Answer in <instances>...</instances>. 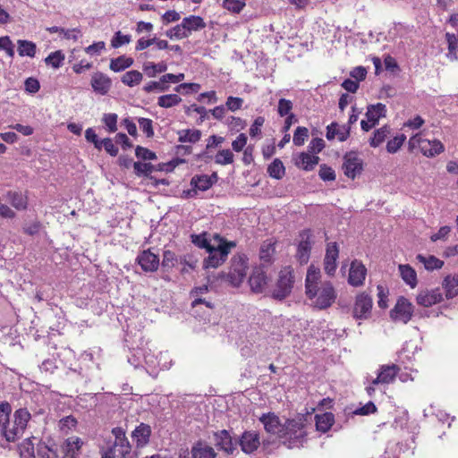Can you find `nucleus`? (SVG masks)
<instances>
[{
    "label": "nucleus",
    "mask_w": 458,
    "mask_h": 458,
    "mask_svg": "<svg viewBox=\"0 0 458 458\" xmlns=\"http://www.w3.org/2000/svg\"><path fill=\"white\" fill-rule=\"evenodd\" d=\"M131 42L130 35H123L121 31H117L114 33L113 38L111 39V46L114 48H119L123 45L129 44Z\"/></svg>",
    "instance_id": "nucleus-57"
},
{
    "label": "nucleus",
    "mask_w": 458,
    "mask_h": 458,
    "mask_svg": "<svg viewBox=\"0 0 458 458\" xmlns=\"http://www.w3.org/2000/svg\"><path fill=\"white\" fill-rule=\"evenodd\" d=\"M267 283L266 273L260 267H255L249 278L251 291L257 293H262Z\"/></svg>",
    "instance_id": "nucleus-26"
},
{
    "label": "nucleus",
    "mask_w": 458,
    "mask_h": 458,
    "mask_svg": "<svg viewBox=\"0 0 458 458\" xmlns=\"http://www.w3.org/2000/svg\"><path fill=\"white\" fill-rule=\"evenodd\" d=\"M246 6V0H223L222 7L228 12L239 14Z\"/></svg>",
    "instance_id": "nucleus-47"
},
{
    "label": "nucleus",
    "mask_w": 458,
    "mask_h": 458,
    "mask_svg": "<svg viewBox=\"0 0 458 458\" xmlns=\"http://www.w3.org/2000/svg\"><path fill=\"white\" fill-rule=\"evenodd\" d=\"M30 419L31 415L26 408L16 410L13 420L4 427L3 436L8 442H14L23 435Z\"/></svg>",
    "instance_id": "nucleus-3"
},
{
    "label": "nucleus",
    "mask_w": 458,
    "mask_h": 458,
    "mask_svg": "<svg viewBox=\"0 0 458 458\" xmlns=\"http://www.w3.org/2000/svg\"><path fill=\"white\" fill-rule=\"evenodd\" d=\"M64 60V55L61 50H57L50 53L45 59V62L47 65L52 66L55 69H57L62 66Z\"/></svg>",
    "instance_id": "nucleus-50"
},
{
    "label": "nucleus",
    "mask_w": 458,
    "mask_h": 458,
    "mask_svg": "<svg viewBox=\"0 0 458 458\" xmlns=\"http://www.w3.org/2000/svg\"><path fill=\"white\" fill-rule=\"evenodd\" d=\"M269 176L275 179H281L285 174V168L283 162L276 158L267 167Z\"/></svg>",
    "instance_id": "nucleus-45"
},
{
    "label": "nucleus",
    "mask_w": 458,
    "mask_h": 458,
    "mask_svg": "<svg viewBox=\"0 0 458 458\" xmlns=\"http://www.w3.org/2000/svg\"><path fill=\"white\" fill-rule=\"evenodd\" d=\"M443 287L445 290L447 299H452L458 295V274L447 276L443 281Z\"/></svg>",
    "instance_id": "nucleus-36"
},
{
    "label": "nucleus",
    "mask_w": 458,
    "mask_h": 458,
    "mask_svg": "<svg viewBox=\"0 0 458 458\" xmlns=\"http://www.w3.org/2000/svg\"><path fill=\"white\" fill-rule=\"evenodd\" d=\"M151 428L149 425L141 422L131 433V437L135 442L137 447L145 446L150 439Z\"/></svg>",
    "instance_id": "nucleus-25"
},
{
    "label": "nucleus",
    "mask_w": 458,
    "mask_h": 458,
    "mask_svg": "<svg viewBox=\"0 0 458 458\" xmlns=\"http://www.w3.org/2000/svg\"><path fill=\"white\" fill-rule=\"evenodd\" d=\"M6 200L19 211H24L29 206L28 195L19 191H8L4 195Z\"/></svg>",
    "instance_id": "nucleus-24"
},
{
    "label": "nucleus",
    "mask_w": 458,
    "mask_h": 458,
    "mask_svg": "<svg viewBox=\"0 0 458 458\" xmlns=\"http://www.w3.org/2000/svg\"><path fill=\"white\" fill-rule=\"evenodd\" d=\"M191 458H216L214 448L202 441H198L191 447Z\"/></svg>",
    "instance_id": "nucleus-29"
},
{
    "label": "nucleus",
    "mask_w": 458,
    "mask_h": 458,
    "mask_svg": "<svg viewBox=\"0 0 458 458\" xmlns=\"http://www.w3.org/2000/svg\"><path fill=\"white\" fill-rule=\"evenodd\" d=\"M309 138V130L306 127L299 126L293 133V141L295 146H302Z\"/></svg>",
    "instance_id": "nucleus-52"
},
{
    "label": "nucleus",
    "mask_w": 458,
    "mask_h": 458,
    "mask_svg": "<svg viewBox=\"0 0 458 458\" xmlns=\"http://www.w3.org/2000/svg\"><path fill=\"white\" fill-rule=\"evenodd\" d=\"M299 241L295 259L301 265L309 262L313 245V233L310 229H304L299 233Z\"/></svg>",
    "instance_id": "nucleus-10"
},
{
    "label": "nucleus",
    "mask_w": 458,
    "mask_h": 458,
    "mask_svg": "<svg viewBox=\"0 0 458 458\" xmlns=\"http://www.w3.org/2000/svg\"><path fill=\"white\" fill-rule=\"evenodd\" d=\"M249 269L248 258L245 254H236L232 258L228 272V280L234 285H240L246 277Z\"/></svg>",
    "instance_id": "nucleus-9"
},
{
    "label": "nucleus",
    "mask_w": 458,
    "mask_h": 458,
    "mask_svg": "<svg viewBox=\"0 0 458 458\" xmlns=\"http://www.w3.org/2000/svg\"><path fill=\"white\" fill-rule=\"evenodd\" d=\"M133 168L137 176H148L154 171V166L150 163L134 162Z\"/></svg>",
    "instance_id": "nucleus-53"
},
{
    "label": "nucleus",
    "mask_w": 458,
    "mask_h": 458,
    "mask_svg": "<svg viewBox=\"0 0 458 458\" xmlns=\"http://www.w3.org/2000/svg\"><path fill=\"white\" fill-rule=\"evenodd\" d=\"M90 85L97 94L105 96L111 89L112 81L106 74L97 72L91 76Z\"/></svg>",
    "instance_id": "nucleus-19"
},
{
    "label": "nucleus",
    "mask_w": 458,
    "mask_h": 458,
    "mask_svg": "<svg viewBox=\"0 0 458 458\" xmlns=\"http://www.w3.org/2000/svg\"><path fill=\"white\" fill-rule=\"evenodd\" d=\"M377 305L379 308L381 309H386L388 304V294H389V291L388 289L382 285V284H378L377 286Z\"/></svg>",
    "instance_id": "nucleus-55"
},
{
    "label": "nucleus",
    "mask_w": 458,
    "mask_h": 458,
    "mask_svg": "<svg viewBox=\"0 0 458 458\" xmlns=\"http://www.w3.org/2000/svg\"><path fill=\"white\" fill-rule=\"evenodd\" d=\"M0 50H4L10 57L14 56V46L8 36L0 37Z\"/></svg>",
    "instance_id": "nucleus-63"
},
{
    "label": "nucleus",
    "mask_w": 458,
    "mask_h": 458,
    "mask_svg": "<svg viewBox=\"0 0 458 458\" xmlns=\"http://www.w3.org/2000/svg\"><path fill=\"white\" fill-rule=\"evenodd\" d=\"M316 428L322 433L327 432L334 425L335 417L331 412H325L322 414H317L315 416Z\"/></svg>",
    "instance_id": "nucleus-34"
},
{
    "label": "nucleus",
    "mask_w": 458,
    "mask_h": 458,
    "mask_svg": "<svg viewBox=\"0 0 458 458\" xmlns=\"http://www.w3.org/2000/svg\"><path fill=\"white\" fill-rule=\"evenodd\" d=\"M259 421L263 424L267 433L277 435L282 433L283 424H281L279 417L274 412L263 413L259 417Z\"/></svg>",
    "instance_id": "nucleus-23"
},
{
    "label": "nucleus",
    "mask_w": 458,
    "mask_h": 458,
    "mask_svg": "<svg viewBox=\"0 0 458 458\" xmlns=\"http://www.w3.org/2000/svg\"><path fill=\"white\" fill-rule=\"evenodd\" d=\"M406 140L404 134H399L389 140L386 143V150L390 154L396 153Z\"/></svg>",
    "instance_id": "nucleus-51"
},
{
    "label": "nucleus",
    "mask_w": 458,
    "mask_h": 458,
    "mask_svg": "<svg viewBox=\"0 0 458 458\" xmlns=\"http://www.w3.org/2000/svg\"><path fill=\"white\" fill-rule=\"evenodd\" d=\"M83 442L78 437H68L61 445L62 458H80Z\"/></svg>",
    "instance_id": "nucleus-21"
},
{
    "label": "nucleus",
    "mask_w": 458,
    "mask_h": 458,
    "mask_svg": "<svg viewBox=\"0 0 458 458\" xmlns=\"http://www.w3.org/2000/svg\"><path fill=\"white\" fill-rule=\"evenodd\" d=\"M140 129L145 133L148 138L154 136L153 122L149 118H139L138 119Z\"/></svg>",
    "instance_id": "nucleus-56"
},
{
    "label": "nucleus",
    "mask_w": 458,
    "mask_h": 458,
    "mask_svg": "<svg viewBox=\"0 0 458 458\" xmlns=\"http://www.w3.org/2000/svg\"><path fill=\"white\" fill-rule=\"evenodd\" d=\"M386 114V106L382 103L376 105H369L367 107L366 117L369 122H373L377 124L381 117H385Z\"/></svg>",
    "instance_id": "nucleus-32"
},
{
    "label": "nucleus",
    "mask_w": 458,
    "mask_h": 458,
    "mask_svg": "<svg viewBox=\"0 0 458 458\" xmlns=\"http://www.w3.org/2000/svg\"><path fill=\"white\" fill-rule=\"evenodd\" d=\"M416 259L424 265L427 270L440 269L444 266V261L432 255L425 257L419 254Z\"/></svg>",
    "instance_id": "nucleus-42"
},
{
    "label": "nucleus",
    "mask_w": 458,
    "mask_h": 458,
    "mask_svg": "<svg viewBox=\"0 0 458 458\" xmlns=\"http://www.w3.org/2000/svg\"><path fill=\"white\" fill-rule=\"evenodd\" d=\"M338 257L339 248L337 243L335 242L327 243L324 258V270L330 276H334L335 273Z\"/></svg>",
    "instance_id": "nucleus-16"
},
{
    "label": "nucleus",
    "mask_w": 458,
    "mask_h": 458,
    "mask_svg": "<svg viewBox=\"0 0 458 458\" xmlns=\"http://www.w3.org/2000/svg\"><path fill=\"white\" fill-rule=\"evenodd\" d=\"M401 369L395 364H385L379 366L377 377L372 379L373 385L393 384L398 376Z\"/></svg>",
    "instance_id": "nucleus-14"
},
{
    "label": "nucleus",
    "mask_w": 458,
    "mask_h": 458,
    "mask_svg": "<svg viewBox=\"0 0 458 458\" xmlns=\"http://www.w3.org/2000/svg\"><path fill=\"white\" fill-rule=\"evenodd\" d=\"M414 306L404 296L396 300L394 308L389 312L391 320L394 323L407 324L413 317Z\"/></svg>",
    "instance_id": "nucleus-8"
},
{
    "label": "nucleus",
    "mask_w": 458,
    "mask_h": 458,
    "mask_svg": "<svg viewBox=\"0 0 458 458\" xmlns=\"http://www.w3.org/2000/svg\"><path fill=\"white\" fill-rule=\"evenodd\" d=\"M391 129L388 125H384L373 132V136L369 140V145L372 148L380 146L390 135Z\"/></svg>",
    "instance_id": "nucleus-39"
},
{
    "label": "nucleus",
    "mask_w": 458,
    "mask_h": 458,
    "mask_svg": "<svg viewBox=\"0 0 458 458\" xmlns=\"http://www.w3.org/2000/svg\"><path fill=\"white\" fill-rule=\"evenodd\" d=\"M178 262H179V258L174 251H172L170 250H164L163 259L161 261V266L164 270H169V269L174 267Z\"/></svg>",
    "instance_id": "nucleus-46"
},
{
    "label": "nucleus",
    "mask_w": 458,
    "mask_h": 458,
    "mask_svg": "<svg viewBox=\"0 0 458 458\" xmlns=\"http://www.w3.org/2000/svg\"><path fill=\"white\" fill-rule=\"evenodd\" d=\"M294 283L293 268L290 266L283 267L278 273V277L272 291V297L278 301L284 300L291 294Z\"/></svg>",
    "instance_id": "nucleus-6"
},
{
    "label": "nucleus",
    "mask_w": 458,
    "mask_h": 458,
    "mask_svg": "<svg viewBox=\"0 0 458 458\" xmlns=\"http://www.w3.org/2000/svg\"><path fill=\"white\" fill-rule=\"evenodd\" d=\"M318 175L325 182L335 180V173L334 169L326 164L320 165Z\"/></svg>",
    "instance_id": "nucleus-64"
},
{
    "label": "nucleus",
    "mask_w": 458,
    "mask_h": 458,
    "mask_svg": "<svg viewBox=\"0 0 458 458\" xmlns=\"http://www.w3.org/2000/svg\"><path fill=\"white\" fill-rule=\"evenodd\" d=\"M18 54L21 56L34 57L36 55L37 46L32 41L20 39L18 40Z\"/></svg>",
    "instance_id": "nucleus-41"
},
{
    "label": "nucleus",
    "mask_w": 458,
    "mask_h": 458,
    "mask_svg": "<svg viewBox=\"0 0 458 458\" xmlns=\"http://www.w3.org/2000/svg\"><path fill=\"white\" fill-rule=\"evenodd\" d=\"M182 98L177 94L162 95L157 98V105L164 108H170L181 103Z\"/></svg>",
    "instance_id": "nucleus-44"
},
{
    "label": "nucleus",
    "mask_w": 458,
    "mask_h": 458,
    "mask_svg": "<svg viewBox=\"0 0 458 458\" xmlns=\"http://www.w3.org/2000/svg\"><path fill=\"white\" fill-rule=\"evenodd\" d=\"M319 157L307 152H301L295 159V165L304 171H311L318 164Z\"/></svg>",
    "instance_id": "nucleus-28"
},
{
    "label": "nucleus",
    "mask_w": 458,
    "mask_h": 458,
    "mask_svg": "<svg viewBox=\"0 0 458 458\" xmlns=\"http://www.w3.org/2000/svg\"><path fill=\"white\" fill-rule=\"evenodd\" d=\"M133 63V58L126 55H120L116 58L111 59L109 68L114 72H119L131 67Z\"/></svg>",
    "instance_id": "nucleus-35"
},
{
    "label": "nucleus",
    "mask_w": 458,
    "mask_h": 458,
    "mask_svg": "<svg viewBox=\"0 0 458 458\" xmlns=\"http://www.w3.org/2000/svg\"><path fill=\"white\" fill-rule=\"evenodd\" d=\"M10 413V404L8 403H0V427L2 428V432L4 431V427L9 421Z\"/></svg>",
    "instance_id": "nucleus-62"
},
{
    "label": "nucleus",
    "mask_w": 458,
    "mask_h": 458,
    "mask_svg": "<svg viewBox=\"0 0 458 458\" xmlns=\"http://www.w3.org/2000/svg\"><path fill=\"white\" fill-rule=\"evenodd\" d=\"M76 426L77 420L73 416H66L59 421V428L64 434H68L71 430L74 429Z\"/></svg>",
    "instance_id": "nucleus-54"
},
{
    "label": "nucleus",
    "mask_w": 458,
    "mask_h": 458,
    "mask_svg": "<svg viewBox=\"0 0 458 458\" xmlns=\"http://www.w3.org/2000/svg\"><path fill=\"white\" fill-rule=\"evenodd\" d=\"M364 163L357 152L350 151L344 156L343 172L345 176L354 180L363 171Z\"/></svg>",
    "instance_id": "nucleus-11"
},
{
    "label": "nucleus",
    "mask_w": 458,
    "mask_h": 458,
    "mask_svg": "<svg viewBox=\"0 0 458 458\" xmlns=\"http://www.w3.org/2000/svg\"><path fill=\"white\" fill-rule=\"evenodd\" d=\"M398 269L400 276L405 284H408L411 288H415L418 284L416 271L408 264L399 265Z\"/></svg>",
    "instance_id": "nucleus-31"
},
{
    "label": "nucleus",
    "mask_w": 458,
    "mask_h": 458,
    "mask_svg": "<svg viewBox=\"0 0 458 458\" xmlns=\"http://www.w3.org/2000/svg\"><path fill=\"white\" fill-rule=\"evenodd\" d=\"M37 441L35 437L24 439L19 445L21 458H36Z\"/></svg>",
    "instance_id": "nucleus-30"
},
{
    "label": "nucleus",
    "mask_w": 458,
    "mask_h": 458,
    "mask_svg": "<svg viewBox=\"0 0 458 458\" xmlns=\"http://www.w3.org/2000/svg\"><path fill=\"white\" fill-rule=\"evenodd\" d=\"M373 300L371 296L365 293H360L355 296L352 308V316L356 319H367L371 315Z\"/></svg>",
    "instance_id": "nucleus-12"
},
{
    "label": "nucleus",
    "mask_w": 458,
    "mask_h": 458,
    "mask_svg": "<svg viewBox=\"0 0 458 458\" xmlns=\"http://www.w3.org/2000/svg\"><path fill=\"white\" fill-rule=\"evenodd\" d=\"M367 276V268L364 264L358 259L352 261L349 275L348 284L353 287H360L364 284Z\"/></svg>",
    "instance_id": "nucleus-15"
},
{
    "label": "nucleus",
    "mask_w": 458,
    "mask_h": 458,
    "mask_svg": "<svg viewBox=\"0 0 458 458\" xmlns=\"http://www.w3.org/2000/svg\"><path fill=\"white\" fill-rule=\"evenodd\" d=\"M136 260L145 272H155L160 265L158 255L153 253L149 249L141 251Z\"/></svg>",
    "instance_id": "nucleus-18"
},
{
    "label": "nucleus",
    "mask_w": 458,
    "mask_h": 458,
    "mask_svg": "<svg viewBox=\"0 0 458 458\" xmlns=\"http://www.w3.org/2000/svg\"><path fill=\"white\" fill-rule=\"evenodd\" d=\"M216 446L225 453L231 454L235 450V443L226 429L218 430L214 433Z\"/></svg>",
    "instance_id": "nucleus-22"
},
{
    "label": "nucleus",
    "mask_w": 458,
    "mask_h": 458,
    "mask_svg": "<svg viewBox=\"0 0 458 458\" xmlns=\"http://www.w3.org/2000/svg\"><path fill=\"white\" fill-rule=\"evenodd\" d=\"M233 160V153L228 148L219 150L215 156V163L220 165H231Z\"/></svg>",
    "instance_id": "nucleus-48"
},
{
    "label": "nucleus",
    "mask_w": 458,
    "mask_h": 458,
    "mask_svg": "<svg viewBox=\"0 0 458 458\" xmlns=\"http://www.w3.org/2000/svg\"><path fill=\"white\" fill-rule=\"evenodd\" d=\"M143 79V75L137 70L126 72L121 78V81L129 87L139 85Z\"/></svg>",
    "instance_id": "nucleus-43"
},
{
    "label": "nucleus",
    "mask_w": 458,
    "mask_h": 458,
    "mask_svg": "<svg viewBox=\"0 0 458 458\" xmlns=\"http://www.w3.org/2000/svg\"><path fill=\"white\" fill-rule=\"evenodd\" d=\"M178 140L182 143H196L201 138V131L198 129H185L178 132Z\"/></svg>",
    "instance_id": "nucleus-38"
},
{
    "label": "nucleus",
    "mask_w": 458,
    "mask_h": 458,
    "mask_svg": "<svg viewBox=\"0 0 458 458\" xmlns=\"http://www.w3.org/2000/svg\"><path fill=\"white\" fill-rule=\"evenodd\" d=\"M442 300L443 295L439 288L432 290H422L418 293L416 297L417 303L425 308L437 304L441 302Z\"/></svg>",
    "instance_id": "nucleus-20"
},
{
    "label": "nucleus",
    "mask_w": 458,
    "mask_h": 458,
    "mask_svg": "<svg viewBox=\"0 0 458 458\" xmlns=\"http://www.w3.org/2000/svg\"><path fill=\"white\" fill-rule=\"evenodd\" d=\"M239 445L243 453L253 454L260 445L259 434L256 431H244L239 439Z\"/></svg>",
    "instance_id": "nucleus-17"
},
{
    "label": "nucleus",
    "mask_w": 458,
    "mask_h": 458,
    "mask_svg": "<svg viewBox=\"0 0 458 458\" xmlns=\"http://www.w3.org/2000/svg\"><path fill=\"white\" fill-rule=\"evenodd\" d=\"M445 39L448 47L447 57L452 60L458 59V38L454 33H445Z\"/></svg>",
    "instance_id": "nucleus-40"
},
{
    "label": "nucleus",
    "mask_w": 458,
    "mask_h": 458,
    "mask_svg": "<svg viewBox=\"0 0 458 458\" xmlns=\"http://www.w3.org/2000/svg\"><path fill=\"white\" fill-rule=\"evenodd\" d=\"M293 102L289 99L280 98L278 101L277 112L281 117L289 115L293 109Z\"/></svg>",
    "instance_id": "nucleus-60"
},
{
    "label": "nucleus",
    "mask_w": 458,
    "mask_h": 458,
    "mask_svg": "<svg viewBox=\"0 0 458 458\" xmlns=\"http://www.w3.org/2000/svg\"><path fill=\"white\" fill-rule=\"evenodd\" d=\"M350 136V127L340 126L337 123H331L327 127L326 137L328 140L337 137L339 141H345Z\"/></svg>",
    "instance_id": "nucleus-27"
},
{
    "label": "nucleus",
    "mask_w": 458,
    "mask_h": 458,
    "mask_svg": "<svg viewBox=\"0 0 458 458\" xmlns=\"http://www.w3.org/2000/svg\"><path fill=\"white\" fill-rule=\"evenodd\" d=\"M56 449L45 444L41 440L37 441L36 458H59Z\"/></svg>",
    "instance_id": "nucleus-37"
},
{
    "label": "nucleus",
    "mask_w": 458,
    "mask_h": 458,
    "mask_svg": "<svg viewBox=\"0 0 458 458\" xmlns=\"http://www.w3.org/2000/svg\"><path fill=\"white\" fill-rule=\"evenodd\" d=\"M117 114L114 113L104 114L102 120L109 132H114L117 131Z\"/></svg>",
    "instance_id": "nucleus-58"
},
{
    "label": "nucleus",
    "mask_w": 458,
    "mask_h": 458,
    "mask_svg": "<svg viewBox=\"0 0 458 458\" xmlns=\"http://www.w3.org/2000/svg\"><path fill=\"white\" fill-rule=\"evenodd\" d=\"M306 436L304 419L301 417L286 420L283 424L282 433H279V437L290 448L302 446Z\"/></svg>",
    "instance_id": "nucleus-2"
},
{
    "label": "nucleus",
    "mask_w": 458,
    "mask_h": 458,
    "mask_svg": "<svg viewBox=\"0 0 458 458\" xmlns=\"http://www.w3.org/2000/svg\"><path fill=\"white\" fill-rule=\"evenodd\" d=\"M217 181V174L213 173L211 175L208 174H196L191 179V190L185 193L188 197H193L197 194L198 191H205L210 189Z\"/></svg>",
    "instance_id": "nucleus-13"
},
{
    "label": "nucleus",
    "mask_w": 458,
    "mask_h": 458,
    "mask_svg": "<svg viewBox=\"0 0 458 458\" xmlns=\"http://www.w3.org/2000/svg\"><path fill=\"white\" fill-rule=\"evenodd\" d=\"M114 439L110 447L101 454V458H125L130 454L131 445L125 436V431L120 427L112 429Z\"/></svg>",
    "instance_id": "nucleus-5"
},
{
    "label": "nucleus",
    "mask_w": 458,
    "mask_h": 458,
    "mask_svg": "<svg viewBox=\"0 0 458 458\" xmlns=\"http://www.w3.org/2000/svg\"><path fill=\"white\" fill-rule=\"evenodd\" d=\"M233 242H225L221 240L217 247H210L207 250L208 256L204 260L205 268H216L222 265L227 259L231 248L234 247Z\"/></svg>",
    "instance_id": "nucleus-7"
},
{
    "label": "nucleus",
    "mask_w": 458,
    "mask_h": 458,
    "mask_svg": "<svg viewBox=\"0 0 458 458\" xmlns=\"http://www.w3.org/2000/svg\"><path fill=\"white\" fill-rule=\"evenodd\" d=\"M192 243L198 246L200 249L209 250L212 245L207 238V233H203L201 234H191V236Z\"/></svg>",
    "instance_id": "nucleus-59"
},
{
    "label": "nucleus",
    "mask_w": 458,
    "mask_h": 458,
    "mask_svg": "<svg viewBox=\"0 0 458 458\" xmlns=\"http://www.w3.org/2000/svg\"><path fill=\"white\" fill-rule=\"evenodd\" d=\"M226 123L230 131H240L241 130H243L246 126V122L243 119L235 116H230L227 119Z\"/></svg>",
    "instance_id": "nucleus-61"
},
{
    "label": "nucleus",
    "mask_w": 458,
    "mask_h": 458,
    "mask_svg": "<svg viewBox=\"0 0 458 458\" xmlns=\"http://www.w3.org/2000/svg\"><path fill=\"white\" fill-rule=\"evenodd\" d=\"M408 149L410 152L419 149L423 156L434 157L445 151V146L439 140H429L424 138L422 132H419L409 139Z\"/></svg>",
    "instance_id": "nucleus-4"
},
{
    "label": "nucleus",
    "mask_w": 458,
    "mask_h": 458,
    "mask_svg": "<svg viewBox=\"0 0 458 458\" xmlns=\"http://www.w3.org/2000/svg\"><path fill=\"white\" fill-rule=\"evenodd\" d=\"M182 22L189 36L192 33V31H198L206 28V22L204 21L203 18L197 15H190L188 17H184L182 19Z\"/></svg>",
    "instance_id": "nucleus-33"
},
{
    "label": "nucleus",
    "mask_w": 458,
    "mask_h": 458,
    "mask_svg": "<svg viewBox=\"0 0 458 458\" xmlns=\"http://www.w3.org/2000/svg\"><path fill=\"white\" fill-rule=\"evenodd\" d=\"M144 72L148 77H154L157 73L165 72L167 70V65L165 63H147L144 64L143 68Z\"/></svg>",
    "instance_id": "nucleus-49"
},
{
    "label": "nucleus",
    "mask_w": 458,
    "mask_h": 458,
    "mask_svg": "<svg viewBox=\"0 0 458 458\" xmlns=\"http://www.w3.org/2000/svg\"><path fill=\"white\" fill-rule=\"evenodd\" d=\"M305 294L318 310L330 308L337 298L333 284L330 281H321L320 269L314 265H310L307 271Z\"/></svg>",
    "instance_id": "nucleus-1"
}]
</instances>
